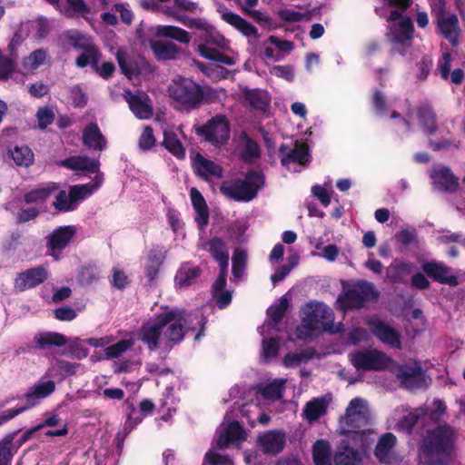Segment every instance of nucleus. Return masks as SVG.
I'll use <instances>...</instances> for the list:
<instances>
[{
  "instance_id": "nucleus-16",
  "label": "nucleus",
  "mask_w": 465,
  "mask_h": 465,
  "mask_svg": "<svg viewBox=\"0 0 465 465\" xmlns=\"http://www.w3.org/2000/svg\"><path fill=\"white\" fill-rule=\"evenodd\" d=\"M282 165L294 172H300L309 162V149L306 143L295 142L292 147L282 144L280 147Z\"/></svg>"
},
{
  "instance_id": "nucleus-20",
  "label": "nucleus",
  "mask_w": 465,
  "mask_h": 465,
  "mask_svg": "<svg viewBox=\"0 0 465 465\" xmlns=\"http://www.w3.org/2000/svg\"><path fill=\"white\" fill-rule=\"evenodd\" d=\"M286 382V379L280 378L266 384L250 387L248 388V396L252 399L255 397L257 400L260 398L264 403L270 401L279 400L282 397V391Z\"/></svg>"
},
{
  "instance_id": "nucleus-39",
  "label": "nucleus",
  "mask_w": 465,
  "mask_h": 465,
  "mask_svg": "<svg viewBox=\"0 0 465 465\" xmlns=\"http://www.w3.org/2000/svg\"><path fill=\"white\" fill-rule=\"evenodd\" d=\"M331 397L328 395L315 398L306 403L303 410V417L309 422L317 420L325 414L330 404Z\"/></svg>"
},
{
  "instance_id": "nucleus-62",
  "label": "nucleus",
  "mask_w": 465,
  "mask_h": 465,
  "mask_svg": "<svg viewBox=\"0 0 465 465\" xmlns=\"http://www.w3.org/2000/svg\"><path fill=\"white\" fill-rule=\"evenodd\" d=\"M100 60V54L97 51L96 52V59L95 62L88 63V65H90L94 72H96L102 78L107 80L109 79L114 72L115 71V66L111 62H104L101 65L98 64Z\"/></svg>"
},
{
  "instance_id": "nucleus-23",
  "label": "nucleus",
  "mask_w": 465,
  "mask_h": 465,
  "mask_svg": "<svg viewBox=\"0 0 465 465\" xmlns=\"http://www.w3.org/2000/svg\"><path fill=\"white\" fill-rule=\"evenodd\" d=\"M286 437L281 430H268L260 434L257 438V445L260 450L267 454L281 452L285 445Z\"/></svg>"
},
{
  "instance_id": "nucleus-7",
  "label": "nucleus",
  "mask_w": 465,
  "mask_h": 465,
  "mask_svg": "<svg viewBox=\"0 0 465 465\" xmlns=\"http://www.w3.org/2000/svg\"><path fill=\"white\" fill-rule=\"evenodd\" d=\"M391 118L398 121L395 128L399 134L407 135L415 131L417 124L424 134L430 135L437 130L435 114L430 105L420 106L415 112H410L407 118H400V114L393 112Z\"/></svg>"
},
{
  "instance_id": "nucleus-52",
  "label": "nucleus",
  "mask_w": 465,
  "mask_h": 465,
  "mask_svg": "<svg viewBox=\"0 0 465 465\" xmlns=\"http://www.w3.org/2000/svg\"><path fill=\"white\" fill-rule=\"evenodd\" d=\"M53 206L57 213H67L76 209V203L73 201L70 191L66 193L64 190L55 193Z\"/></svg>"
},
{
  "instance_id": "nucleus-2",
  "label": "nucleus",
  "mask_w": 465,
  "mask_h": 465,
  "mask_svg": "<svg viewBox=\"0 0 465 465\" xmlns=\"http://www.w3.org/2000/svg\"><path fill=\"white\" fill-rule=\"evenodd\" d=\"M301 324L297 327L295 337L299 340H311L322 332L330 334L343 331L341 322L334 323L332 310L326 304L310 302L300 310Z\"/></svg>"
},
{
  "instance_id": "nucleus-17",
  "label": "nucleus",
  "mask_w": 465,
  "mask_h": 465,
  "mask_svg": "<svg viewBox=\"0 0 465 465\" xmlns=\"http://www.w3.org/2000/svg\"><path fill=\"white\" fill-rule=\"evenodd\" d=\"M76 227L74 225L60 226L47 236V253L55 261L61 259L62 252L72 242L76 234Z\"/></svg>"
},
{
  "instance_id": "nucleus-33",
  "label": "nucleus",
  "mask_w": 465,
  "mask_h": 465,
  "mask_svg": "<svg viewBox=\"0 0 465 465\" xmlns=\"http://www.w3.org/2000/svg\"><path fill=\"white\" fill-rule=\"evenodd\" d=\"M193 166L196 173L206 180L219 179L223 175V170L217 163L200 153L193 159Z\"/></svg>"
},
{
  "instance_id": "nucleus-60",
  "label": "nucleus",
  "mask_w": 465,
  "mask_h": 465,
  "mask_svg": "<svg viewBox=\"0 0 465 465\" xmlns=\"http://www.w3.org/2000/svg\"><path fill=\"white\" fill-rule=\"evenodd\" d=\"M247 252L246 251L237 248L232 255V274L235 279H240L246 267Z\"/></svg>"
},
{
  "instance_id": "nucleus-61",
  "label": "nucleus",
  "mask_w": 465,
  "mask_h": 465,
  "mask_svg": "<svg viewBox=\"0 0 465 465\" xmlns=\"http://www.w3.org/2000/svg\"><path fill=\"white\" fill-rule=\"evenodd\" d=\"M145 418L143 416V413L140 412L139 410L134 408L132 409L131 412L128 414L127 419L124 425V435L121 438V432L117 434V440H123L124 438L130 433L142 420Z\"/></svg>"
},
{
  "instance_id": "nucleus-53",
  "label": "nucleus",
  "mask_w": 465,
  "mask_h": 465,
  "mask_svg": "<svg viewBox=\"0 0 465 465\" xmlns=\"http://www.w3.org/2000/svg\"><path fill=\"white\" fill-rule=\"evenodd\" d=\"M411 272V266L405 262H393L386 271V279L391 282H402Z\"/></svg>"
},
{
  "instance_id": "nucleus-24",
  "label": "nucleus",
  "mask_w": 465,
  "mask_h": 465,
  "mask_svg": "<svg viewBox=\"0 0 465 465\" xmlns=\"http://www.w3.org/2000/svg\"><path fill=\"white\" fill-rule=\"evenodd\" d=\"M124 99L133 114L139 119H149L153 116V106L144 94H133L125 91Z\"/></svg>"
},
{
  "instance_id": "nucleus-48",
  "label": "nucleus",
  "mask_w": 465,
  "mask_h": 465,
  "mask_svg": "<svg viewBox=\"0 0 465 465\" xmlns=\"http://www.w3.org/2000/svg\"><path fill=\"white\" fill-rule=\"evenodd\" d=\"M46 57V52L43 49L35 50L25 57L22 61L23 74H35L37 69L45 63Z\"/></svg>"
},
{
  "instance_id": "nucleus-19",
  "label": "nucleus",
  "mask_w": 465,
  "mask_h": 465,
  "mask_svg": "<svg viewBox=\"0 0 465 465\" xmlns=\"http://www.w3.org/2000/svg\"><path fill=\"white\" fill-rule=\"evenodd\" d=\"M366 323L371 328V332L383 343H387L391 347L399 348L401 346L400 333L382 322L378 316H371L367 319Z\"/></svg>"
},
{
  "instance_id": "nucleus-22",
  "label": "nucleus",
  "mask_w": 465,
  "mask_h": 465,
  "mask_svg": "<svg viewBox=\"0 0 465 465\" xmlns=\"http://www.w3.org/2000/svg\"><path fill=\"white\" fill-rule=\"evenodd\" d=\"M396 443L397 438L392 433L387 432L381 435L375 449L377 459L388 464L397 462L400 459L396 452Z\"/></svg>"
},
{
  "instance_id": "nucleus-11",
  "label": "nucleus",
  "mask_w": 465,
  "mask_h": 465,
  "mask_svg": "<svg viewBox=\"0 0 465 465\" xmlns=\"http://www.w3.org/2000/svg\"><path fill=\"white\" fill-rule=\"evenodd\" d=\"M365 433L349 436L341 442L334 455L336 465H360L373 439H365Z\"/></svg>"
},
{
  "instance_id": "nucleus-5",
  "label": "nucleus",
  "mask_w": 465,
  "mask_h": 465,
  "mask_svg": "<svg viewBox=\"0 0 465 465\" xmlns=\"http://www.w3.org/2000/svg\"><path fill=\"white\" fill-rule=\"evenodd\" d=\"M369 419L370 411L367 401L356 397L349 402L344 416L340 420V430L342 434L351 436L365 433V439H372L371 432L361 430L368 424Z\"/></svg>"
},
{
  "instance_id": "nucleus-51",
  "label": "nucleus",
  "mask_w": 465,
  "mask_h": 465,
  "mask_svg": "<svg viewBox=\"0 0 465 465\" xmlns=\"http://www.w3.org/2000/svg\"><path fill=\"white\" fill-rule=\"evenodd\" d=\"M54 184H46L35 190L31 191L25 196L27 204H40L45 202L56 191Z\"/></svg>"
},
{
  "instance_id": "nucleus-3",
  "label": "nucleus",
  "mask_w": 465,
  "mask_h": 465,
  "mask_svg": "<svg viewBox=\"0 0 465 465\" xmlns=\"http://www.w3.org/2000/svg\"><path fill=\"white\" fill-rule=\"evenodd\" d=\"M193 26L199 30L197 51L202 57L225 65H234L238 62V53L213 26L203 20L194 21Z\"/></svg>"
},
{
  "instance_id": "nucleus-30",
  "label": "nucleus",
  "mask_w": 465,
  "mask_h": 465,
  "mask_svg": "<svg viewBox=\"0 0 465 465\" xmlns=\"http://www.w3.org/2000/svg\"><path fill=\"white\" fill-rule=\"evenodd\" d=\"M242 96L252 110L266 113L270 107L271 97L264 90L242 88Z\"/></svg>"
},
{
  "instance_id": "nucleus-28",
  "label": "nucleus",
  "mask_w": 465,
  "mask_h": 465,
  "mask_svg": "<svg viewBox=\"0 0 465 465\" xmlns=\"http://www.w3.org/2000/svg\"><path fill=\"white\" fill-rule=\"evenodd\" d=\"M432 184L439 191L450 192L457 186V179L450 170L443 165H435L430 173Z\"/></svg>"
},
{
  "instance_id": "nucleus-12",
  "label": "nucleus",
  "mask_w": 465,
  "mask_h": 465,
  "mask_svg": "<svg viewBox=\"0 0 465 465\" xmlns=\"http://www.w3.org/2000/svg\"><path fill=\"white\" fill-rule=\"evenodd\" d=\"M263 185V177L258 172H250L243 179H238L232 183H223L222 193L236 201L249 202Z\"/></svg>"
},
{
  "instance_id": "nucleus-8",
  "label": "nucleus",
  "mask_w": 465,
  "mask_h": 465,
  "mask_svg": "<svg viewBox=\"0 0 465 465\" xmlns=\"http://www.w3.org/2000/svg\"><path fill=\"white\" fill-rule=\"evenodd\" d=\"M55 391V382L51 378L46 377V374L41 378L37 382L32 385L25 394V405L4 411L0 414V425L14 419L15 416L23 413L28 409H31Z\"/></svg>"
},
{
  "instance_id": "nucleus-25",
  "label": "nucleus",
  "mask_w": 465,
  "mask_h": 465,
  "mask_svg": "<svg viewBox=\"0 0 465 465\" xmlns=\"http://www.w3.org/2000/svg\"><path fill=\"white\" fill-rule=\"evenodd\" d=\"M422 269L429 276L440 283L457 286L460 282L457 275L453 273V270L441 262H426L422 265Z\"/></svg>"
},
{
  "instance_id": "nucleus-27",
  "label": "nucleus",
  "mask_w": 465,
  "mask_h": 465,
  "mask_svg": "<svg viewBox=\"0 0 465 465\" xmlns=\"http://www.w3.org/2000/svg\"><path fill=\"white\" fill-rule=\"evenodd\" d=\"M288 306V299L285 296H282L268 309V320L258 329L261 336H264L265 330L279 331L278 324L281 322Z\"/></svg>"
},
{
  "instance_id": "nucleus-40",
  "label": "nucleus",
  "mask_w": 465,
  "mask_h": 465,
  "mask_svg": "<svg viewBox=\"0 0 465 465\" xmlns=\"http://www.w3.org/2000/svg\"><path fill=\"white\" fill-rule=\"evenodd\" d=\"M61 165L73 171L98 172L99 161L86 156H72L61 162Z\"/></svg>"
},
{
  "instance_id": "nucleus-56",
  "label": "nucleus",
  "mask_w": 465,
  "mask_h": 465,
  "mask_svg": "<svg viewBox=\"0 0 465 465\" xmlns=\"http://www.w3.org/2000/svg\"><path fill=\"white\" fill-rule=\"evenodd\" d=\"M351 295H359L362 303L373 300L377 297L378 293L372 283L368 282H360L351 287Z\"/></svg>"
},
{
  "instance_id": "nucleus-50",
  "label": "nucleus",
  "mask_w": 465,
  "mask_h": 465,
  "mask_svg": "<svg viewBox=\"0 0 465 465\" xmlns=\"http://www.w3.org/2000/svg\"><path fill=\"white\" fill-rule=\"evenodd\" d=\"M276 331L265 330V334L262 336V358L264 361H270L277 356L279 350V341L271 337Z\"/></svg>"
},
{
  "instance_id": "nucleus-64",
  "label": "nucleus",
  "mask_w": 465,
  "mask_h": 465,
  "mask_svg": "<svg viewBox=\"0 0 465 465\" xmlns=\"http://www.w3.org/2000/svg\"><path fill=\"white\" fill-rule=\"evenodd\" d=\"M66 2L67 7L64 10V13L66 16H84L89 11L87 5L83 0H66Z\"/></svg>"
},
{
  "instance_id": "nucleus-45",
  "label": "nucleus",
  "mask_w": 465,
  "mask_h": 465,
  "mask_svg": "<svg viewBox=\"0 0 465 465\" xmlns=\"http://www.w3.org/2000/svg\"><path fill=\"white\" fill-rule=\"evenodd\" d=\"M226 285V273H220L213 285V298L217 306L223 309L228 306L232 301L231 292L224 290Z\"/></svg>"
},
{
  "instance_id": "nucleus-4",
  "label": "nucleus",
  "mask_w": 465,
  "mask_h": 465,
  "mask_svg": "<svg viewBox=\"0 0 465 465\" xmlns=\"http://www.w3.org/2000/svg\"><path fill=\"white\" fill-rule=\"evenodd\" d=\"M453 436V430L446 424L428 430L420 448V464L443 465Z\"/></svg>"
},
{
  "instance_id": "nucleus-43",
  "label": "nucleus",
  "mask_w": 465,
  "mask_h": 465,
  "mask_svg": "<svg viewBox=\"0 0 465 465\" xmlns=\"http://www.w3.org/2000/svg\"><path fill=\"white\" fill-rule=\"evenodd\" d=\"M428 413L423 408L408 412L401 419L396 426L403 430L411 431L414 426H424L427 424Z\"/></svg>"
},
{
  "instance_id": "nucleus-37",
  "label": "nucleus",
  "mask_w": 465,
  "mask_h": 465,
  "mask_svg": "<svg viewBox=\"0 0 465 465\" xmlns=\"http://www.w3.org/2000/svg\"><path fill=\"white\" fill-rule=\"evenodd\" d=\"M103 180V174L96 173L92 182L85 184L74 185L70 188L71 197L74 203H76V207L81 201L84 200L100 188Z\"/></svg>"
},
{
  "instance_id": "nucleus-32",
  "label": "nucleus",
  "mask_w": 465,
  "mask_h": 465,
  "mask_svg": "<svg viewBox=\"0 0 465 465\" xmlns=\"http://www.w3.org/2000/svg\"><path fill=\"white\" fill-rule=\"evenodd\" d=\"M203 248L209 252L213 258L219 263L220 273H227L229 252L223 240L214 237L207 242Z\"/></svg>"
},
{
  "instance_id": "nucleus-29",
  "label": "nucleus",
  "mask_w": 465,
  "mask_h": 465,
  "mask_svg": "<svg viewBox=\"0 0 465 465\" xmlns=\"http://www.w3.org/2000/svg\"><path fill=\"white\" fill-rule=\"evenodd\" d=\"M438 26L440 33L450 44L457 45L460 32L457 15L448 13L439 14Z\"/></svg>"
},
{
  "instance_id": "nucleus-54",
  "label": "nucleus",
  "mask_w": 465,
  "mask_h": 465,
  "mask_svg": "<svg viewBox=\"0 0 465 465\" xmlns=\"http://www.w3.org/2000/svg\"><path fill=\"white\" fill-rule=\"evenodd\" d=\"M35 341L39 348H46L50 345L63 346L65 344V338L55 332L38 333L35 336Z\"/></svg>"
},
{
  "instance_id": "nucleus-58",
  "label": "nucleus",
  "mask_w": 465,
  "mask_h": 465,
  "mask_svg": "<svg viewBox=\"0 0 465 465\" xmlns=\"http://www.w3.org/2000/svg\"><path fill=\"white\" fill-rule=\"evenodd\" d=\"M10 153L14 162L19 166H29L34 162V153L27 146H16Z\"/></svg>"
},
{
  "instance_id": "nucleus-14",
  "label": "nucleus",
  "mask_w": 465,
  "mask_h": 465,
  "mask_svg": "<svg viewBox=\"0 0 465 465\" xmlns=\"http://www.w3.org/2000/svg\"><path fill=\"white\" fill-rule=\"evenodd\" d=\"M63 41L72 45L74 49L82 50L83 53L76 58L78 67H85L88 63H94L97 48L94 46L92 38L77 30H68L62 35Z\"/></svg>"
},
{
  "instance_id": "nucleus-46",
  "label": "nucleus",
  "mask_w": 465,
  "mask_h": 465,
  "mask_svg": "<svg viewBox=\"0 0 465 465\" xmlns=\"http://www.w3.org/2000/svg\"><path fill=\"white\" fill-rule=\"evenodd\" d=\"M151 48L158 60L174 59L179 54V48L174 44L163 40L152 41Z\"/></svg>"
},
{
  "instance_id": "nucleus-47",
  "label": "nucleus",
  "mask_w": 465,
  "mask_h": 465,
  "mask_svg": "<svg viewBox=\"0 0 465 465\" xmlns=\"http://www.w3.org/2000/svg\"><path fill=\"white\" fill-rule=\"evenodd\" d=\"M314 465H331L332 456L331 445L327 440H318L312 446Z\"/></svg>"
},
{
  "instance_id": "nucleus-18",
  "label": "nucleus",
  "mask_w": 465,
  "mask_h": 465,
  "mask_svg": "<svg viewBox=\"0 0 465 465\" xmlns=\"http://www.w3.org/2000/svg\"><path fill=\"white\" fill-rule=\"evenodd\" d=\"M217 446L219 448H239L246 440L247 432L238 421L223 423L218 431Z\"/></svg>"
},
{
  "instance_id": "nucleus-6",
  "label": "nucleus",
  "mask_w": 465,
  "mask_h": 465,
  "mask_svg": "<svg viewBox=\"0 0 465 465\" xmlns=\"http://www.w3.org/2000/svg\"><path fill=\"white\" fill-rule=\"evenodd\" d=\"M170 95L182 105L193 108L199 104L204 95L213 93V99L224 95L223 90L202 89L193 81L186 78H179L173 81L169 87Z\"/></svg>"
},
{
  "instance_id": "nucleus-42",
  "label": "nucleus",
  "mask_w": 465,
  "mask_h": 465,
  "mask_svg": "<svg viewBox=\"0 0 465 465\" xmlns=\"http://www.w3.org/2000/svg\"><path fill=\"white\" fill-rule=\"evenodd\" d=\"M190 197L195 211V221L200 227H203L209 222V211L205 200L195 188L191 189Z\"/></svg>"
},
{
  "instance_id": "nucleus-1",
  "label": "nucleus",
  "mask_w": 465,
  "mask_h": 465,
  "mask_svg": "<svg viewBox=\"0 0 465 465\" xmlns=\"http://www.w3.org/2000/svg\"><path fill=\"white\" fill-rule=\"evenodd\" d=\"M204 325L205 319L200 312L186 313L165 307L143 324L138 338L150 351L167 350L181 342L188 331L195 332L194 340H200Z\"/></svg>"
},
{
  "instance_id": "nucleus-21",
  "label": "nucleus",
  "mask_w": 465,
  "mask_h": 465,
  "mask_svg": "<svg viewBox=\"0 0 465 465\" xmlns=\"http://www.w3.org/2000/svg\"><path fill=\"white\" fill-rule=\"evenodd\" d=\"M48 275V270L45 266L28 269L17 275L15 280V287L19 291L34 288L44 282Z\"/></svg>"
},
{
  "instance_id": "nucleus-15",
  "label": "nucleus",
  "mask_w": 465,
  "mask_h": 465,
  "mask_svg": "<svg viewBox=\"0 0 465 465\" xmlns=\"http://www.w3.org/2000/svg\"><path fill=\"white\" fill-rule=\"evenodd\" d=\"M198 135L216 147L223 145L230 138L228 120L223 115H217L205 124L196 127Z\"/></svg>"
},
{
  "instance_id": "nucleus-49",
  "label": "nucleus",
  "mask_w": 465,
  "mask_h": 465,
  "mask_svg": "<svg viewBox=\"0 0 465 465\" xmlns=\"http://www.w3.org/2000/svg\"><path fill=\"white\" fill-rule=\"evenodd\" d=\"M79 368V364L72 363L67 361H56L46 371V377L54 379H64L65 376L74 374Z\"/></svg>"
},
{
  "instance_id": "nucleus-41",
  "label": "nucleus",
  "mask_w": 465,
  "mask_h": 465,
  "mask_svg": "<svg viewBox=\"0 0 465 465\" xmlns=\"http://www.w3.org/2000/svg\"><path fill=\"white\" fill-rule=\"evenodd\" d=\"M200 276L198 267L186 262L183 263L176 272L174 282L178 288H186L196 282Z\"/></svg>"
},
{
  "instance_id": "nucleus-44",
  "label": "nucleus",
  "mask_w": 465,
  "mask_h": 465,
  "mask_svg": "<svg viewBox=\"0 0 465 465\" xmlns=\"http://www.w3.org/2000/svg\"><path fill=\"white\" fill-rule=\"evenodd\" d=\"M151 31L157 36L169 37L183 44H188L191 41L189 33L177 26L155 25Z\"/></svg>"
},
{
  "instance_id": "nucleus-59",
  "label": "nucleus",
  "mask_w": 465,
  "mask_h": 465,
  "mask_svg": "<svg viewBox=\"0 0 465 465\" xmlns=\"http://www.w3.org/2000/svg\"><path fill=\"white\" fill-rule=\"evenodd\" d=\"M351 288L347 290L342 295H341L337 300V305L340 309L343 311H347L349 309H359L363 307V303L359 298V295H351Z\"/></svg>"
},
{
  "instance_id": "nucleus-35",
  "label": "nucleus",
  "mask_w": 465,
  "mask_h": 465,
  "mask_svg": "<svg viewBox=\"0 0 465 465\" xmlns=\"http://www.w3.org/2000/svg\"><path fill=\"white\" fill-rule=\"evenodd\" d=\"M222 19L240 31L245 36H258V31L252 24L239 15L226 9L220 10Z\"/></svg>"
},
{
  "instance_id": "nucleus-34",
  "label": "nucleus",
  "mask_w": 465,
  "mask_h": 465,
  "mask_svg": "<svg viewBox=\"0 0 465 465\" xmlns=\"http://www.w3.org/2000/svg\"><path fill=\"white\" fill-rule=\"evenodd\" d=\"M83 143L94 151H103L106 147V139L96 124L86 125L83 131Z\"/></svg>"
},
{
  "instance_id": "nucleus-55",
  "label": "nucleus",
  "mask_w": 465,
  "mask_h": 465,
  "mask_svg": "<svg viewBox=\"0 0 465 465\" xmlns=\"http://www.w3.org/2000/svg\"><path fill=\"white\" fill-rule=\"evenodd\" d=\"M314 351L311 348H306L299 352H290L283 359V365L288 368L297 367L306 361L312 359Z\"/></svg>"
},
{
  "instance_id": "nucleus-63",
  "label": "nucleus",
  "mask_w": 465,
  "mask_h": 465,
  "mask_svg": "<svg viewBox=\"0 0 465 465\" xmlns=\"http://www.w3.org/2000/svg\"><path fill=\"white\" fill-rule=\"evenodd\" d=\"M199 69L213 80L223 78L227 74L225 68L218 64L197 63Z\"/></svg>"
},
{
  "instance_id": "nucleus-26",
  "label": "nucleus",
  "mask_w": 465,
  "mask_h": 465,
  "mask_svg": "<svg viewBox=\"0 0 465 465\" xmlns=\"http://www.w3.org/2000/svg\"><path fill=\"white\" fill-rule=\"evenodd\" d=\"M389 370L395 373L401 382L407 388L414 387L422 376L421 368L417 362L399 366L393 361L392 367Z\"/></svg>"
},
{
  "instance_id": "nucleus-57",
  "label": "nucleus",
  "mask_w": 465,
  "mask_h": 465,
  "mask_svg": "<svg viewBox=\"0 0 465 465\" xmlns=\"http://www.w3.org/2000/svg\"><path fill=\"white\" fill-rule=\"evenodd\" d=\"M316 250L320 252H312V256H319L329 262H334L341 253V249L333 243L324 245L322 242L315 244Z\"/></svg>"
},
{
  "instance_id": "nucleus-13",
  "label": "nucleus",
  "mask_w": 465,
  "mask_h": 465,
  "mask_svg": "<svg viewBox=\"0 0 465 465\" xmlns=\"http://www.w3.org/2000/svg\"><path fill=\"white\" fill-rule=\"evenodd\" d=\"M350 362L358 371H384L393 365V360L376 349H361L349 354Z\"/></svg>"
},
{
  "instance_id": "nucleus-9",
  "label": "nucleus",
  "mask_w": 465,
  "mask_h": 465,
  "mask_svg": "<svg viewBox=\"0 0 465 465\" xmlns=\"http://www.w3.org/2000/svg\"><path fill=\"white\" fill-rule=\"evenodd\" d=\"M388 20L391 22L387 33L388 41L394 51L403 54L411 45L413 24L409 17L402 16L399 10L391 11Z\"/></svg>"
},
{
  "instance_id": "nucleus-31",
  "label": "nucleus",
  "mask_w": 465,
  "mask_h": 465,
  "mask_svg": "<svg viewBox=\"0 0 465 465\" xmlns=\"http://www.w3.org/2000/svg\"><path fill=\"white\" fill-rule=\"evenodd\" d=\"M181 138L185 139L181 127L174 129H166L163 131V144L175 157L182 159L185 156V149Z\"/></svg>"
},
{
  "instance_id": "nucleus-36",
  "label": "nucleus",
  "mask_w": 465,
  "mask_h": 465,
  "mask_svg": "<svg viewBox=\"0 0 465 465\" xmlns=\"http://www.w3.org/2000/svg\"><path fill=\"white\" fill-rule=\"evenodd\" d=\"M134 344V340L132 338L122 340L114 344L111 343L103 352H97L92 355V359L94 361H99L119 358L130 350Z\"/></svg>"
},
{
  "instance_id": "nucleus-38",
  "label": "nucleus",
  "mask_w": 465,
  "mask_h": 465,
  "mask_svg": "<svg viewBox=\"0 0 465 465\" xmlns=\"http://www.w3.org/2000/svg\"><path fill=\"white\" fill-rule=\"evenodd\" d=\"M164 258L163 252L158 248H153L148 252L143 261V267L145 276L149 282H153L156 279Z\"/></svg>"
},
{
  "instance_id": "nucleus-10",
  "label": "nucleus",
  "mask_w": 465,
  "mask_h": 465,
  "mask_svg": "<svg viewBox=\"0 0 465 465\" xmlns=\"http://www.w3.org/2000/svg\"><path fill=\"white\" fill-rule=\"evenodd\" d=\"M230 395L232 398L237 399L234 404L237 405L241 416L246 418L251 426H254L256 420L262 425L268 424L270 417L262 408L264 402L260 398L257 400L252 397V400L248 396V388L234 386L231 389Z\"/></svg>"
}]
</instances>
